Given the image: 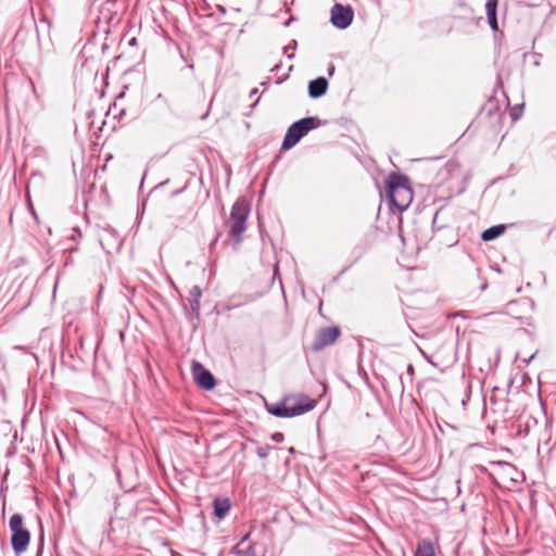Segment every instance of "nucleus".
<instances>
[{"mask_svg": "<svg viewBox=\"0 0 556 556\" xmlns=\"http://www.w3.org/2000/svg\"><path fill=\"white\" fill-rule=\"evenodd\" d=\"M387 197L397 211H405L413 201L409 180L404 175L391 174L387 180Z\"/></svg>", "mask_w": 556, "mask_h": 556, "instance_id": "obj_1", "label": "nucleus"}, {"mask_svg": "<svg viewBox=\"0 0 556 556\" xmlns=\"http://www.w3.org/2000/svg\"><path fill=\"white\" fill-rule=\"evenodd\" d=\"M250 213V205L245 199L239 198L231 207L230 216L226 222L229 236L236 244L242 241V235L247 229V220Z\"/></svg>", "mask_w": 556, "mask_h": 556, "instance_id": "obj_2", "label": "nucleus"}, {"mask_svg": "<svg viewBox=\"0 0 556 556\" xmlns=\"http://www.w3.org/2000/svg\"><path fill=\"white\" fill-rule=\"evenodd\" d=\"M320 121L317 117H304L293 123L287 130V134L282 141V149L289 150L294 147L302 137H304L309 130L318 127Z\"/></svg>", "mask_w": 556, "mask_h": 556, "instance_id": "obj_3", "label": "nucleus"}, {"mask_svg": "<svg viewBox=\"0 0 556 556\" xmlns=\"http://www.w3.org/2000/svg\"><path fill=\"white\" fill-rule=\"evenodd\" d=\"M9 527L12 532L11 544L15 554L24 553L29 544L30 533L23 526V516L14 514L11 516Z\"/></svg>", "mask_w": 556, "mask_h": 556, "instance_id": "obj_4", "label": "nucleus"}, {"mask_svg": "<svg viewBox=\"0 0 556 556\" xmlns=\"http://www.w3.org/2000/svg\"><path fill=\"white\" fill-rule=\"evenodd\" d=\"M286 401L290 418L308 413L316 406V401L304 393L288 394Z\"/></svg>", "mask_w": 556, "mask_h": 556, "instance_id": "obj_5", "label": "nucleus"}, {"mask_svg": "<svg viewBox=\"0 0 556 556\" xmlns=\"http://www.w3.org/2000/svg\"><path fill=\"white\" fill-rule=\"evenodd\" d=\"M340 328L337 326L321 328L312 344V350L319 352L328 345L333 344L340 337Z\"/></svg>", "mask_w": 556, "mask_h": 556, "instance_id": "obj_6", "label": "nucleus"}, {"mask_svg": "<svg viewBox=\"0 0 556 556\" xmlns=\"http://www.w3.org/2000/svg\"><path fill=\"white\" fill-rule=\"evenodd\" d=\"M354 12L351 7L336 3L331 9V23L339 29H345L353 21Z\"/></svg>", "mask_w": 556, "mask_h": 556, "instance_id": "obj_7", "label": "nucleus"}, {"mask_svg": "<svg viewBox=\"0 0 556 556\" xmlns=\"http://www.w3.org/2000/svg\"><path fill=\"white\" fill-rule=\"evenodd\" d=\"M192 374H193L195 382L202 389L211 390L215 387L214 376L211 374V371L205 369L200 363L193 362Z\"/></svg>", "mask_w": 556, "mask_h": 556, "instance_id": "obj_8", "label": "nucleus"}, {"mask_svg": "<svg viewBox=\"0 0 556 556\" xmlns=\"http://www.w3.org/2000/svg\"><path fill=\"white\" fill-rule=\"evenodd\" d=\"M328 88V81L325 77H318L308 84V94L313 99L324 96Z\"/></svg>", "mask_w": 556, "mask_h": 556, "instance_id": "obj_9", "label": "nucleus"}, {"mask_svg": "<svg viewBox=\"0 0 556 556\" xmlns=\"http://www.w3.org/2000/svg\"><path fill=\"white\" fill-rule=\"evenodd\" d=\"M266 409L269 414L280 417V418H290V414L288 410V403L286 401V395L278 403L268 405L266 404Z\"/></svg>", "mask_w": 556, "mask_h": 556, "instance_id": "obj_10", "label": "nucleus"}, {"mask_svg": "<svg viewBox=\"0 0 556 556\" xmlns=\"http://www.w3.org/2000/svg\"><path fill=\"white\" fill-rule=\"evenodd\" d=\"M202 295V291L199 286H193L189 291V304L190 311L194 316L199 315L200 312V299Z\"/></svg>", "mask_w": 556, "mask_h": 556, "instance_id": "obj_11", "label": "nucleus"}, {"mask_svg": "<svg viewBox=\"0 0 556 556\" xmlns=\"http://www.w3.org/2000/svg\"><path fill=\"white\" fill-rule=\"evenodd\" d=\"M497 1L498 0H486L485 3V11L488 16V22L492 30H497V17H496V8H497Z\"/></svg>", "mask_w": 556, "mask_h": 556, "instance_id": "obj_12", "label": "nucleus"}, {"mask_svg": "<svg viewBox=\"0 0 556 556\" xmlns=\"http://www.w3.org/2000/svg\"><path fill=\"white\" fill-rule=\"evenodd\" d=\"M414 556H435L433 543L427 539L420 540L417 543Z\"/></svg>", "mask_w": 556, "mask_h": 556, "instance_id": "obj_13", "label": "nucleus"}, {"mask_svg": "<svg viewBox=\"0 0 556 556\" xmlns=\"http://www.w3.org/2000/svg\"><path fill=\"white\" fill-rule=\"evenodd\" d=\"M229 498H215L214 500V513L218 518H224L230 509Z\"/></svg>", "mask_w": 556, "mask_h": 556, "instance_id": "obj_14", "label": "nucleus"}, {"mask_svg": "<svg viewBox=\"0 0 556 556\" xmlns=\"http://www.w3.org/2000/svg\"><path fill=\"white\" fill-rule=\"evenodd\" d=\"M504 231H505L504 225L493 226L482 232L481 239L483 241H491V240H494L497 237H500Z\"/></svg>", "mask_w": 556, "mask_h": 556, "instance_id": "obj_15", "label": "nucleus"}, {"mask_svg": "<svg viewBox=\"0 0 556 556\" xmlns=\"http://www.w3.org/2000/svg\"><path fill=\"white\" fill-rule=\"evenodd\" d=\"M271 447L269 445L260 446L256 450V454L260 458H266L269 455Z\"/></svg>", "mask_w": 556, "mask_h": 556, "instance_id": "obj_16", "label": "nucleus"}, {"mask_svg": "<svg viewBox=\"0 0 556 556\" xmlns=\"http://www.w3.org/2000/svg\"><path fill=\"white\" fill-rule=\"evenodd\" d=\"M494 465L501 467L504 471H513L514 470V467L509 463H506V462H497V463H494Z\"/></svg>", "mask_w": 556, "mask_h": 556, "instance_id": "obj_17", "label": "nucleus"}, {"mask_svg": "<svg viewBox=\"0 0 556 556\" xmlns=\"http://www.w3.org/2000/svg\"><path fill=\"white\" fill-rule=\"evenodd\" d=\"M271 439L275 442H282L285 437H283V434L281 432H275V433H273Z\"/></svg>", "mask_w": 556, "mask_h": 556, "instance_id": "obj_18", "label": "nucleus"}, {"mask_svg": "<svg viewBox=\"0 0 556 556\" xmlns=\"http://www.w3.org/2000/svg\"><path fill=\"white\" fill-rule=\"evenodd\" d=\"M511 117H513V119H518V118H519V114H518V112L516 111V109H514V110L511 111Z\"/></svg>", "mask_w": 556, "mask_h": 556, "instance_id": "obj_19", "label": "nucleus"}, {"mask_svg": "<svg viewBox=\"0 0 556 556\" xmlns=\"http://www.w3.org/2000/svg\"><path fill=\"white\" fill-rule=\"evenodd\" d=\"M333 71H334V66L331 65V67L329 68V75H332L333 74Z\"/></svg>", "mask_w": 556, "mask_h": 556, "instance_id": "obj_20", "label": "nucleus"}, {"mask_svg": "<svg viewBox=\"0 0 556 556\" xmlns=\"http://www.w3.org/2000/svg\"><path fill=\"white\" fill-rule=\"evenodd\" d=\"M256 93H257V89H253V90L251 91V97L255 96Z\"/></svg>", "mask_w": 556, "mask_h": 556, "instance_id": "obj_21", "label": "nucleus"}, {"mask_svg": "<svg viewBox=\"0 0 556 556\" xmlns=\"http://www.w3.org/2000/svg\"><path fill=\"white\" fill-rule=\"evenodd\" d=\"M248 538H249V534L244 535V538H243V540H242V543H243L245 540H248Z\"/></svg>", "mask_w": 556, "mask_h": 556, "instance_id": "obj_22", "label": "nucleus"}, {"mask_svg": "<svg viewBox=\"0 0 556 556\" xmlns=\"http://www.w3.org/2000/svg\"><path fill=\"white\" fill-rule=\"evenodd\" d=\"M74 230H75V232H77L78 236H80V231L79 230H77V229H74Z\"/></svg>", "mask_w": 556, "mask_h": 556, "instance_id": "obj_23", "label": "nucleus"}]
</instances>
